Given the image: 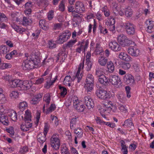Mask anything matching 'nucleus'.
<instances>
[{
    "instance_id": "obj_52",
    "label": "nucleus",
    "mask_w": 154,
    "mask_h": 154,
    "mask_svg": "<svg viewBox=\"0 0 154 154\" xmlns=\"http://www.w3.org/2000/svg\"><path fill=\"white\" fill-rule=\"evenodd\" d=\"M68 11L69 12H71L73 14V15L75 17H77L78 16V14H76L75 15L74 14V13H76L75 9L71 5L69 6L68 7Z\"/></svg>"
},
{
    "instance_id": "obj_45",
    "label": "nucleus",
    "mask_w": 154,
    "mask_h": 154,
    "mask_svg": "<svg viewBox=\"0 0 154 154\" xmlns=\"http://www.w3.org/2000/svg\"><path fill=\"white\" fill-rule=\"evenodd\" d=\"M104 73L103 69L102 68L98 67L96 69V74L98 77L103 75Z\"/></svg>"
},
{
    "instance_id": "obj_47",
    "label": "nucleus",
    "mask_w": 154,
    "mask_h": 154,
    "mask_svg": "<svg viewBox=\"0 0 154 154\" xmlns=\"http://www.w3.org/2000/svg\"><path fill=\"white\" fill-rule=\"evenodd\" d=\"M118 108L120 110L123 112L126 113L128 112L127 107L125 105L119 104L118 105Z\"/></svg>"
},
{
    "instance_id": "obj_12",
    "label": "nucleus",
    "mask_w": 154,
    "mask_h": 154,
    "mask_svg": "<svg viewBox=\"0 0 154 154\" xmlns=\"http://www.w3.org/2000/svg\"><path fill=\"white\" fill-rule=\"evenodd\" d=\"M84 67V63H81L79 64L78 71L75 75V78L78 79V82H80L83 76V69Z\"/></svg>"
},
{
    "instance_id": "obj_28",
    "label": "nucleus",
    "mask_w": 154,
    "mask_h": 154,
    "mask_svg": "<svg viewBox=\"0 0 154 154\" xmlns=\"http://www.w3.org/2000/svg\"><path fill=\"white\" fill-rule=\"evenodd\" d=\"M28 104L25 101H23L20 102L18 105V108L20 111H23L27 107Z\"/></svg>"
},
{
    "instance_id": "obj_6",
    "label": "nucleus",
    "mask_w": 154,
    "mask_h": 154,
    "mask_svg": "<svg viewBox=\"0 0 154 154\" xmlns=\"http://www.w3.org/2000/svg\"><path fill=\"white\" fill-rule=\"evenodd\" d=\"M95 94L98 98L102 100H105L110 97L109 94L107 93L106 91L103 89L101 87L96 90Z\"/></svg>"
},
{
    "instance_id": "obj_43",
    "label": "nucleus",
    "mask_w": 154,
    "mask_h": 154,
    "mask_svg": "<svg viewBox=\"0 0 154 154\" xmlns=\"http://www.w3.org/2000/svg\"><path fill=\"white\" fill-rule=\"evenodd\" d=\"M19 96V93L16 91H13L10 92V96L11 99H14L17 98Z\"/></svg>"
},
{
    "instance_id": "obj_25",
    "label": "nucleus",
    "mask_w": 154,
    "mask_h": 154,
    "mask_svg": "<svg viewBox=\"0 0 154 154\" xmlns=\"http://www.w3.org/2000/svg\"><path fill=\"white\" fill-rule=\"evenodd\" d=\"M9 51V48L6 45H2L0 46V54H6Z\"/></svg>"
},
{
    "instance_id": "obj_26",
    "label": "nucleus",
    "mask_w": 154,
    "mask_h": 154,
    "mask_svg": "<svg viewBox=\"0 0 154 154\" xmlns=\"http://www.w3.org/2000/svg\"><path fill=\"white\" fill-rule=\"evenodd\" d=\"M12 67V65L10 63H0V69L2 70H4L6 69L11 68Z\"/></svg>"
},
{
    "instance_id": "obj_13",
    "label": "nucleus",
    "mask_w": 154,
    "mask_h": 154,
    "mask_svg": "<svg viewBox=\"0 0 154 154\" xmlns=\"http://www.w3.org/2000/svg\"><path fill=\"white\" fill-rule=\"evenodd\" d=\"M109 79L112 85H117L119 84L120 85L121 83L120 78L118 76L116 75L110 76Z\"/></svg>"
},
{
    "instance_id": "obj_16",
    "label": "nucleus",
    "mask_w": 154,
    "mask_h": 154,
    "mask_svg": "<svg viewBox=\"0 0 154 154\" xmlns=\"http://www.w3.org/2000/svg\"><path fill=\"white\" fill-rule=\"evenodd\" d=\"M98 81L101 84L103 85L104 86L103 88H106L108 85L109 82L107 78L104 75L99 77Z\"/></svg>"
},
{
    "instance_id": "obj_23",
    "label": "nucleus",
    "mask_w": 154,
    "mask_h": 154,
    "mask_svg": "<svg viewBox=\"0 0 154 154\" xmlns=\"http://www.w3.org/2000/svg\"><path fill=\"white\" fill-rule=\"evenodd\" d=\"M3 92L2 89L0 87V104L5 103L7 101L6 97Z\"/></svg>"
},
{
    "instance_id": "obj_31",
    "label": "nucleus",
    "mask_w": 154,
    "mask_h": 154,
    "mask_svg": "<svg viewBox=\"0 0 154 154\" xmlns=\"http://www.w3.org/2000/svg\"><path fill=\"white\" fill-rule=\"evenodd\" d=\"M107 67L109 72H112L114 71L115 66L112 61H109L107 62Z\"/></svg>"
},
{
    "instance_id": "obj_37",
    "label": "nucleus",
    "mask_w": 154,
    "mask_h": 154,
    "mask_svg": "<svg viewBox=\"0 0 154 154\" xmlns=\"http://www.w3.org/2000/svg\"><path fill=\"white\" fill-rule=\"evenodd\" d=\"M95 51L96 52V54H100L103 52L102 48L100 47V45L99 43L96 44Z\"/></svg>"
},
{
    "instance_id": "obj_49",
    "label": "nucleus",
    "mask_w": 154,
    "mask_h": 154,
    "mask_svg": "<svg viewBox=\"0 0 154 154\" xmlns=\"http://www.w3.org/2000/svg\"><path fill=\"white\" fill-rule=\"evenodd\" d=\"M59 89L60 90V95L62 97H64L67 93V91L66 88L60 86Z\"/></svg>"
},
{
    "instance_id": "obj_33",
    "label": "nucleus",
    "mask_w": 154,
    "mask_h": 154,
    "mask_svg": "<svg viewBox=\"0 0 154 154\" xmlns=\"http://www.w3.org/2000/svg\"><path fill=\"white\" fill-rule=\"evenodd\" d=\"M121 146L122 148V151L123 154H127L128 152V147L125 145V143L123 140L121 141Z\"/></svg>"
},
{
    "instance_id": "obj_59",
    "label": "nucleus",
    "mask_w": 154,
    "mask_h": 154,
    "mask_svg": "<svg viewBox=\"0 0 154 154\" xmlns=\"http://www.w3.org/2000/svg\"><path fill=\"white\" fill-rule=\"evenodd\" d=\"M98 29L101 33L105 34L107 32L106 29L103 27L101 24L99 25Z\"/></svg>"
},
{
    "instance_id": "obj_20",
    "label": "nucleus",
    "mask_w": 154,
    "mask_h": 154,
    "mask_svg": "<svg viewBox=\"0 0 154 154\" xmlns=\"http://www.w3.org/2000/svg\"><path fill=\"white\" fill-rule=\"evenodd\" d=\"M12 28L16 32L20 33H22L25 32V29L22 27L19 26L14 23H12L11 25Z\"/></svg>"
},
{
    "instance_id": "obj_7",
    "label": "nucleus",
    "mask_w": 154,
    "mask_h": 154,
    "mask_svg": "<svg viewBox=\"0 0 154 154\" xmlns=\"http://www.w3.org/2000/svg\"><path fill=\"white\" fill-rule=\"evenodd\" d=\"M124 26L126 29L127 33L128 34L133 35L135 33V26L132 23L127 22L124 24Z\"/></svg>"
},
{
    "instance_id": "obj_44",
    "label": "nucleus",
    "mask_w": 154,
    "mask_h": 154,
    "mask_svg": "<svg viewBox=\"0 0 154 154\" xmlns=\"http://www.w3.org/2000/svg\"><path fill=\"white\" fill-rule=\"evenodd\" d=\"M43 100L46 103L47 105L48 104L51 100L50 94L49 93L45 94L43 97Z\"/></svg>"
},
{
    "instance_id": "obj_11",
    "label": "nucleus",
    "mask_w": 154,
    "mask_h": 154,
    "mask_svg": "<svg viewBox=\"0 0 154 154\" xmlns=\"http://www.w3.org/2000/svg\"><path fill=\"white\" fill-rule=\"evenodd\" d=\"M94 79L91 74L87 75V92L90 91L93 88Z\"/></svg>"
},
{
    "instance_id": "obj_4",
    "label": "nucleus",
    "mask_w": 154,
    "mask_h": 154,
    "mask_svg": "<svg viewBox=\"0 0 154 154\" xmlns=\"http://www.w3.org/2000/svg\"><path fill=\"white\" fill-rule=\"evenodd\" d=\"M118 42L122 46H130L128 48L129 54L132 56L137 57L139 54V50L137 48L134 47L136 45L134 42L130 39H117Z\"/></svg>"
},
{
    "instance_id": "obj_2",
    "label": "nucleus",
    "mask_w": 154,
    "mask_h": 154,
    "mask_svg": "<svg viewBox=\"0 0 154 154\" xmlns=\"http://www.w3.org/2000/svg\"><path fill=\"white\" fill-rule=\"evenodd\" d=\"M41 56L39 52H37L31 54L23 63L22 67L25 70L33 69L35 66H38L40 61Z\"/></svg>"
},
{
    "instance_id": "obj_14",
    "label": "nucleus",
    "mask_w": 154,
    "mask_h": 154,
    "mask_svg": "<svg viewBox=\"0 0 154 154\" xmlns=\"http://www.w3.org/2000/svg\"><path fill=\"white\" fill-rule=\"evenodd\" d=\"M32 126V124L29 121H25V122H23L20 125L21 130L23 131L28 130L29 128Z\"/></svg>"
},
{
    "instance_id": "obj_10",
    "label": "nucleus",
    "mask_w": 154,
    "mask_h": 154,
    "mask_svg": "<svg viewBox=\"0 0 154 154\" xmlns=\"http://www.w3.org/2000/svg\"><path fill=\"white\" fill-rule=\"evenodd\" d=\"M124 81L126 84L130 85H133L134 83V77L130 74H127L125 75Z\"/></svg>"
},
{
    "instance_id": "obj_56",
    "label": "nucleus",
    "mask_w": 154,
    "mask_h": 154,
    "mask_svg": "<svg viewBox=\"0 0 154 154\" xmlns=\"http://www.w3.org/2000/svg\"><path fill=\"white\" fill-rule=\"evenodd\" d=\"M19 13L18 12H13L11 14V17L12 18V20H16L17 22V19H20L18 17L19 15Z\"/></svg>"
},
{
    "instance_id": "obj_15",
    "label": "nucleus",
    "mask_w": 154,
    "mask_h": 154,
    "mask_svg": "<svg viewBox=\"0 0 154 154\" xmlns=\"http://www.w3.org/2000/svg\"><path fill=\"white\" fill-rule=\"evenodd\" d=\"M109 48L112 50L115 51H120L121 50V47L116 42H111L109 45Z\"/></svg>"
},
{
    "instance_id": "obj_55",
    "label": "nucleus",
    "mask_w": 154,
    "mask_h": 154,
    "mask_svg": "<svg viewBox=\"0 0 154 154\" xmlns=\"http://www.w3.org/2000/svg\"><path fill=\"white\" fill-rule=\"evenodd\" d=\"M133 14L132 10L130 8H127L125 11V15L127 17H131Z\"/></svg>"
},
{
    "instance_id": "obj_63",
    "label": "nucleus",
    "mask_w": 154,
    "mask_h": 154,
    "mask_svg": "<svg viewBox=\"0 0 154 154\" xmlns=\"http://www.w3.org/2000/svg\"><path fill=\"white\" fill-rule=\"evenodd\" d=\"M76 42V40H71L67 43V46L68 47H71L73 45V44Z\"/></svg>"
},
{
    "instance_id": "obj_61",
    "label": "nucleus",
    "mask_w": 154,
    "mask_h": 154,
    "mask_svg": "<svg viewBox=\"0 0 154 154\" xmlns=\"http://www.w3.org/2000/svg\"><path fill=\"white\" fill-rule=\"evenodd\" d=\"M51 119L53 123H54L55 126H57L58 125V120L56 116H51Z\"/></svg>"
},
{
    "instance_id": "obj_57",
    "label": "nucleus",
    "mask_w": 154,
    "mask_h": 154,
    "mask_svg": "<svg viewBox=\"0 0 154 154\" xmlns=\"http://www.w3.org/2000/svg\"><path fill=\"white\" fill-rule=\"evenodd\" d=\"M11 75L9 74H6L2 77V78L3 79L8 81V86L9 87L10 81H11L12 80L11 79Z\"/></svg>"
},
{
    "instance_id": "obj_30",
    "label": "nucleus",
    "mask_w": 154,
    "mask_h": 154,
    "mask_svg": "<svg viewBox=\"0 0 154 154\" xmlns=\"http://www.w3.org/2000/svg\"><path fill=\"white\" fill-rule=\"evenodd\" d=\"M107 62V59L104 57H100L98 59L99 64L102 66H105Z\"/></svg>"
},
{
    "instance_id": "obj_36",
    "label": "nucleus",
    "mask_w": 154,
    "mask_h": 154,
    "mask_svg": "<svg viewBox=\"0 0 154 154\" xmlns=\"http://www.w3.org/2000/svg\"><path fill=\"white\" fill-rule=\"evenodd\" d=\"M98 109L99 110V112L102 116L104 118H106L105 115L103 114V113H108V112L107 110H106V109L104 106H103V107H98Z\"/></svg>"
},
{
    "instance_id": "obj_42",
    "label": "nucleus",
    "mask_w": 154,
    "mask_h": 154,
    "mask_svg": "<svg viewBox=\"0 0 154 154\" xmlns=\"http://www.w3.org/2000/svg\"><path fill=\"white\" fill-rule=\"evenodd\" d=\"M56 41H54L53 39H51L48 42V46L50 48H54L56 47Z\"/></svg>"
},
{
    "instance_id": "obj_54",
    "label": "nucleus",
    "mask_w": 154,
    "mask_h": 154,
    "mask_svg": "<svg viewBox=\"0 0 154 154\" xmlns=\"http://www.w3.org/2000/svg\"><path fill=\"white\" fill-rule=\"evenodd\" d=\"M60 151L61 154H70L68 149L66 146L62 147Z\"/></svg>"
},
{
    "instance_id": "obj_41",
    "label": "nucleus",
    "mask_w": 154,
    "mask_h": 154,
    "mask_svg": "<svg viewBox=\"0 0 154 154\" xmlns=\"http://www.w3.org/2000/svg\"><path fill=\"white\" fill-rule=\"evenodd\" d=\"M94 107V102L91 99L88 98L87 100V109H92Z\"/></svg>"
},
{
    "instance_id": "obj_34",
    "label": "nucleus",
    "mask_w": 154,
    "mask_h": 154,
    "mask_svg": "<svg viewBox=\"0 0 154 154\" xmlns=\"http://www.w3.org/2000/svg\"><path fill=\"white\" fill-rule=\"evenodd\" d=\"M39 26L42 29L44 30H47L48 27L45 23V21L44 20H42L39 22Z\"/></svg>"
},
{
    "instance_id": "obj_21",
    "label": "nucleus",
    "mask_w": 154,
    "mask_h": 154,
    "mask_svg": "<svg viewBox=\"0 0 154 154\" xmlns=\"http://www.w3.org/2000/svg\"><path fill=\"white\" fill-rule=\"evenodd\" d=\"M153 22L152 21L148 20L146 22V26H147V32H148L150 33L152 32V29L154 26Z\"/></svg>"
},
{
    "instance_id": "obj_32",
    "label": "nucleus",
    "mask_w": 154,
    "mask_h": 154,
    "mask_svg": "<svg viewBox=\"0 0 154 154\" xmlns=\"http://www.w3.org/2000/svg\"><path fill=\"white\" fill-rule=\"evenodd\" d=\"M51 76H50L49 78V80H47L46 82V83L45 85V87L47 89H48L50 88L51 86L54 83L55 80L57 79V77H56L55 79L54 80L51 81Z\"/></svg>"
},
{
    "instance_id": "obj_27",
    "label": "nucleus",
    "mask_w": 154,
    "mask_h": 154,
    "mask_svg": "<svg viewBox=\"0 0 154 154\" xmlns=\"http://www.w3.org/2000/svg\"><path fill=\"white\" fill-rule=\"evenodd\" d=\"M47 57L42 62V65L43 66H50L53 63L54 59L52 58H50L46 60Z\"/></svg>"
},
{
    "instance_id": "obj_48",
    "label": "nucleus",
    "mask_w": 154,
    "mask_h": 154,
    "mask_svg": "<svg viewBox=\"0 0 154 154\" xmlns=\"http://www.w3.org/2000/svg\"><path fill=\"white\" fill-rule=\"evenodd\" d=\"M125 125L131 128L134 127V126L131 119H128L125 120L124 122V124L123 125V126Z\"/></svg>"
},
{
    "instance_id": "obj_19",
    "label": "nucleus",
    "mask_w": 154,
    "mask_h": 154,
    "mask_svg": "<svg viewBox=\"0 0 154 154\" xmlns=\"http://www.w3.org/2000/svg\"><path fill=\"white\" fill-rule=\"evenodd\" d=\"M119 57L120 59L126 61H129L131 60V57L123 52L119 53Z\"/></svg>"
},
{
    "instance_id": "obj_64",
    "label": "nucleus",
    "mask_w": 154,
    "mask_h": 154,
    "mask_svg": "<svg viewBox=\"0 0 154 154\" xmlns=\"http://www.w3.org/2000/svg\"><path fill=\"white\" fill-rule=\"evenodd\" d=\"M40 33V32L39 30H38L36 31V32L33 33L32 34V36L33 38H38V36Z\"/></svg>"
},
{
    "instance_id": "obj_58",
    "label": "nucleus",
    "mask_w": 154,
    "mask_h": 154,
    "mask_svg": "<svg viewBox=\"0 0 154 154\" xmlns=\"http://www.w3.org/2000/svg\"><path fill=\"white\" fill-rule=\"evenodd\" d=\"M5 43L10 48L13 47L15 45L14 43L10 40H6Z\"/></svg>"
},
{
    "instance_id": "obj_60",
    "label": "nucleus",
    "mask_w": 154,
    "mask_h": 154,
    "mask_svg": "<svg viewBox=\"0 0 154 154\" xmlns=\"http://www.w3.org/2000/svg\"><path fill=\"white\" fill-rule=\"evenodd\" d=\"M115 23V21L114 19H112L110 20L109 21L106 22V24L109 26H114V24Z\"/></svg>"
},
{
    "instance_id": "obj_62",
    "label": "nucleus",
    "mask_w": 154,
    "mask_h": 154,
    "mask_svg": "<svg viewBox=\"0 0 154 154\" xmlns=\"http://www.w3.org/2000/svg\"><path fill=\"white\" fill-rule=\"evenodd\" d=\"M54 11L52 10L50 11L48 14V18L49 20H51L54 17Z\"/></svg>"
},
{
    "instance_id": "obj_1",
    "label": "nucleus",
    "mask_w": 154,
    "mask_h": 154,
    "mask_svg": "<svg viewBox=\"0 0 154 154\" xmlns=\"http://www.w3.org/2000/svg\"><path fill=\"white\" fill-rule=\"evenodd\" d=\"M7 116H9L11 119L16 121L17 119V113L12 109H8L4 108L2 105L0 106V123L7 125L9 123Z\"/></svg>"
},
{
    "instance_id": "obj_22",
    "label": "nucleus",
    "mask_w": 154,
    "mask_h": 154,
    "mask_svg": "<svg viewBox=\"0 0 154 154\" xmlns=\"http://www.w3.org/2000/svg\"><path fill=\"white\" fill-rule=\"evenodd\" d=\"M71 36V32L68 30H66L61 33L59 36V38H69Z\"/></svg>"
},
{
    "instance_id": "obj_8",
    "label": "nucleus",
    "mask_w": 154,
    "mask_h": 154,
    "mask_svg": "<svg viewBox=\"0 0 154 154\" xmlns=\"http://www.w3.org/2000/svg\"><path fill=\"white\" fill-rule=\"evenodd\" d=\"M17 22H18L19 24H22L23 26H27L31 24L32 21L31 18L24 17L23 19H17Z\"/></svg>"
},
{
    "instance_id": "obj_24",
    "label": "nucleus",
    "mask_w": 154,
    "mask_h": 154,
    "mask_svg": "<svg viewBox=\"0 0 154 154\" xmlns=\"http://www.w3.org/2000/svg\"><path fill=\"white\" fill-rule=\"evenodd\" d=\"M72 82V79L71 77L69 76H67L65 78L63 83L66 86H70L71 85V82Z\"/></svg>"
},
{
    "instance_id": "obj_38",
    "label": "nucleus",
    "mask_w": 154,
    "mask_h": 154,
    "mask_svg": "<svg viewBox=\"0 0 154 154\" xmlns=\"http://www.w3.org/2000/svg\"><path fill=\"white\" fill-rule=\"evenodd\" d=\"M40 110H37L34 119L36 125H37L39 122V119L40 117Z\"/></svg>"
},
{
    "instance_id": "obj_3",
    "label": "nucleus",
    "mask_w": 154,
    "mask_h": 154,
    "mask_svg": "<svg viewBox=\"0 0 154 154\" xmlns=\"http://www.w3.org/2000/svg\"><path fill=\"white\" fill-rule=\"evenodd\" d=\"M33 84L31 80H23L19 79H14L10 81L9 87L11 88L18 87L20 90L25 92L30 88Z\"/></svg>"
},
{
    "instance_id": "obj_35",
    "label": "nucleus",
    "mask_w": 154,
    "mask_h": 154,
    "mask_svg": "<svg viewBox=\"0 0 154 154\" xmlns=\"http://www.w3.org/2000/svg\"><path fill=\"white\" fill-rule=\"evenodd\" d=\"M101 11L103 12L104 15L106 17H109L110 14V12L106 6H105L102 8Z\"/></svg>"
},
{
    "instance_id": "obj_18",
    "label": "nucleus",
    "mask_w": 154,
    "mask_h": 154,
    "mask_svg": "<svg viewBox=\"0 0 154 154\" xmlns=\"http://www.w3.org/2000/svg\"><path fill=\"white\" fill-rule=\"evenodd\" d=\"M45 105L44 104L43 108V110L44 113H46L47 114L51 112L54 111L56 108V105L54 103L51 104L49 107L46 110H45Z\"/></svg>"
},
{
    "instance_id": "obj_51",
    "label": "nucleus",
    "mask_w": 154,
    "mask_h": 154,
    "mask_svg": "<svg viewBox=\"0 0 154 154\" xmlns=\"http://www.w3.org/2000/svg\"><path fill=\"white\" fill-rule=\"evenodd\" d=\"M8 20V18L4 13H0V22H7Z\"/></svg>"
},
{
    "instance_id": "obj_39",
    "label": "nucleus",
    "mask_w": 154,
    "mask_h": 154,
    "mask_svg": "<svg viewBox=\"0 0 154 154\" xmlns=\"http://www.w3.org/2000/svg\"><path fill=\"white\" fill-rule=\"evenodd\" d=\"M91 54L89 53H87V56L88 57L87 58V71L90 70L92 65V61L90 60V57H91Z\"/></svg>"
},
{
    "instance_id": "obj_53",
    "label": "nucleus",
    "mask_w": 154,
    "mask_h": 154,
    "mask_svg": "<svg viewBox=\"0 0 154 154\" xmlns=\"http://www.w3.org/2000/svg\"><path fill=\"white\" fill-rule=\"evenodd\" d=\"M121 66L123 69L128 70L130 68L131 64L128 62H124L121 64Z\"/></svg>"
},
{
    "instance_id": "obj_29",
    "label": "nucleus",
    "mask_w": 154,
    "mask_h": 154,
    "mask_svg": "<svg viewBox=\"0 0 154 154\" xmlns=\"http://www.w3.org/2000/svg\"><path fill=\"white\" fill-rule=\"evenodd\" d=\"M31 113L30 110L27 109L25 111L24 114V119L25 121H30L31 119Z\"/></svg>"
},
{
    "instance_id": "obj_9",
    "label": "nucleus",
    "mask_w": 154,
    "mask_h": 154,
    "mask_svg": "<svg viewBox=\"0 0 154 154\" xmlns=\"http://www.w3.org/2000/svg\"><path fill=\"white\" fill-rule=\"evenodd\" d=\"M76 13L78 14V13H82L85 11V8L84 4L82 2H76L75 4Z\"/></svg>"
},
{
    "instance_id": "obj_46",
    "label": "nucleus",
    "mask_w": 154,
    "mask_h": 154,
    "mask_svg": "<svg viewBox=\"0 0 154 154\" xmlns=\"http://www.w3.org/2000/svg\"><path fill=\"white\" fill-rule=\"evenodd\" d=\"M74 133L76 135L75 136L77 137L78 138H80L82 136L83 132L82 130L80 128H78L75 129L74 130Z\"/></svg>"
},
{
    "instance_id": "obj_40",
    "label": "nucleus",
    "mask_w": 154,
    "mask_h": 154,
    "mask_svg": "<svg viewBox=\"0 0 154 154\" xmlns=\"http://www.w3.org/2000/svg\"><path fill=\"white\" fill-rule=\"evenodd\" d=\"M46 136L43 135L42 136V134L41 133L39 134L37 137L38 141L41 143H44L46 140L45 138Z\"/></svg>"
},
{
    "instance_id": "obj_50",
    "label": "nucleus",
    "mask_w": 154,
    "mask_h": 154,
    "mask_svg": "<svg viewBox=\"0 0 154 154\" xmlns=\"http://www.w3.org/2000/svg\"><path fill=\"white\" fill-rule=\"evenodd\" d=\"M104 106L106 109V110H107L108 112L109 113L110 112L111 110L112 109V107H113L111 103H110L109 102L105 103Z\"/></svg>"
},
{
    "instance_id": "obj_5",
    "label": "nucleus",
    "mask_w": 154,
    "mask_h": 154,
    "mask_svg": "<svg viewBox=\"0 0 154 154\" xmlns=\"http://www.w3.org/2000/svg\"><path fill=\"white\" fill-rule=\"evenodd\" d=\"M51 147L55 150H58L60 146V140L58 134H55L51 137L50 141Z\"/></svg>"
},
{
    "instance_id": "obj_17",
    "label": "nucleus",
    "mask_w": 154,
    "mask_h": 154,
    "mask_svg": "<svg viewBox=\"0 0 154 154\" xmlns=\"http://www.w3.org/2000/svg\"><path fill=\"white\" fill-rule=\"evenodd\" d=\"M42 97V95L41 94H38L33 97L30 100V103L32 104H37L41 100Z\"/></svg>"
}]
</instances>
